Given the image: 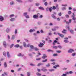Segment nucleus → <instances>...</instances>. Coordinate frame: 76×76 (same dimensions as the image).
Instances as JSON below:
<instances>
[{
  "instance_id": "f3484780",
  "label": "nucleus",
  "mask_w": 76,
  "mask_h": 76,
  "mask_svg": "<svg viewBox=\"0 0 76 76\" xmlns=\"http://www.w3.org/2000/svg\"><path fill=\"white\" fill-rule=\"evenodd\" d=\"M70 31L72 34H74V31L73 30H70Z\"/></svg>"
},
{
  "instance_id": "603ef678",
  "label": "nucleus",
  "mask_w": 76,
  "mask_h": 76,
  "mask_svg": "<svg viewBox=\"0 0 76 76\" xmlns=\"http://www.w3.org/2000/svg\"><path fill=\"white\" fill-rule=\"evenodd\" d=\"M63 31H62V32H63V33H66V32H66V30L65 29H64Z\"/></svg>"
},
{
  "instance_id": "f704fd0d",
  "label": "nucleus",
  "mask_w": 76,
  "mask_h": 76,
  "mask_svg": "<svg viewBox=\"0 0 76 76\" xmlns=\"http://www.w3.org/2000/svg\"><path fill=\"white\" fill-rule=\"evenodd\" d=\"M58 48H60V49H61V48H63V47L60 45H59L58 46Z\"/></svg>"
},
{
  "instance_id": "9b49d317",
  "label": "nucleus",
  "mask_w": 76,
  "mask_h": 76,
  "mask_svg": "<svg viewBox=\"0 0 76 76\" xmlns=\"http://www.w3.org/2000/svg\"><path fill=\"white\" fill-rule=\"evenodd\" d=\"M43 56L42 57V58L43 59H45L46 57H47V55L45 54H44L43 55Z\"/></svg>"
},
{
  "instance_id": "bb28decb",
  "label": "nucleus",
  "mask_w": 76,
  "mask_h": 76,
  "mask_svg": "<svg viewBox=\"0 0 76 76\" xmlns=\"http://www.w3.org/2000/svg\"><path fill=\"white\" fill-rule=\"evenodd\" d=\"M15 38V36L13 35H12V40H13V39H14Z\"/></svg>"
},
{
  "instance_id": "680f3d73",
  "label": "nucleus",
  "mask_w": 76,
  "mask_h": 76,
  "mask_svg": "<svg viewBox=\"0 0 76 76\" xmlns=\"http://www.w3.org/2000/svg\"><path fill=\"white\" fill-rule=\"evenodd\" d=\"M69 74H72L73 73V72L72 71H70L69 72Z\"/></svg>"
},
{
  "instance_id": "ea45409f",
  "label": "nucleus",
  "mask_w": 76,
  "mask_h": 76,
  "mask_svg": "<svg viewBox=\"0 0 76 76\" xmlns=\"http://www.w3.org/2000/svg\"><path fill=\"white\" fill-rule=\"evenodd\" d=\"M15 34H16L18 33V30L17 29H16L15 31Z\"/></svg>"
},
{
  "instance_id": "aec40b11",
  "label": "nucleus",
  "mask_w": 76,
  "mask_h": 76,
  "mask_svg": "<svg viewBox=\"0 0 76 76\" xmlns=\"http://www.w3.org/2000/svg\"><path fill=\"white\" fill-rule=\"evenodd\" d=\"M23 45L24 47H26V43H25V42H23Z\"/></svg>"
},
{
  "instance_id": "1a4fd4ad",
  "label": "nucleus",
  "mask_w": 76,
  "mask_h": 76,
  "mask_svg": "<svg viewBox=\"0 0 76 76\" xmlns=\"http://www.w3.org/2000/svg\"><path fill=\"white\" fill-rule=\"evenodd\" d=\"M3 45L5 48H6V42L5 41L3 42Z\"/></svg>"
},
{
  "instance_id": "09e8293b",
  "label": "nucleus",
  "mask_w": 76,
  "mask_h": 76,
  "mask_svg": "<svg viewBox=\"0 0 76 76\" xmlns=\"http://www.w3.org/2000/svg\"><path fill=\"white\" fill-rule=\"evenodd\" d=\"M56 52L58 53H61V51L57 50Z\"/></svg>"
},
{
  "instance_id": "a211bd4d",
  "label": "nucleus",
  "mask_w": 76,
  "mask_h": 76,
  "mask_svg": "<svg viewBox=\"0 0 76 76\" xmlns=\"http://www.w3.org/2000/svg\"><path fill=\"white\" fill-rule=\"evenodd\" d=\"M51 16L53 18V19H56V16L52 14Z\"/></svg>"
},
{
  "instance_id": "0e129e2a",
  "label": "nucleus",
  "mask_w": 76,
  "mask_h": 76,
  "mask_svg": "<svg viewBox=\"0 0 76 76\" xmlns=\"http://www.w3.org/2000/svg\"><path fill=\"white\" fill-rule=\"evenodd\" d=\"M58 15L60 16H61V12L59 13Z\"/></svg>"
},
{
  "instance_id": "ddd939ff",
  "label": "nucleus",
  "mask_w": 76,
  "mask_h": 76,
  "mask_svg": "<svg viewBox=\"0 0 76 76\" xmlns=\"http://www.w3.org/2000/svg\"><path fill=\"white\" fill-rule=\"evenodd\" d=\"M48 70L49 72H54V71H55V70L54 69H49Z\"/></svg>"
},
{
  "instance_id": "69168bd1",
  "label": "nucleus",
  "mask_w": 76,
  "mask_h": 76,
  "mask_svg": "<svg viewBox=\"0 0 76 76\" xmlns=\"http://www.w3.org/2000/svg\"><path fill=\"white\" fill-rule=\"evenodd\" d=\"M57 20L58 21H60V18H57Z\"/></svg>"
},
{
  "instance_id": "5fc2aeb1",
  "label": "nucleus",
  "mask_w": 76,
  "mask_h": 76,
  "mask_svg": "<svg viewBox=\"0 0 76 76\" xmlns=\"http://www.w3.org/2000/svg\"><path fill=\"white\" fill-rule=\"evenodd\" d=\"M39 5V3H36V6H38Z\"/></svg>"
},
{
  "instance_id": "f03ea898",
  "label": "nucleus",
  "mask_w": 76,
  "mask_h": 76,
  "mask_svg": "<svg viewBox=\"0 0 76 76\" xmlns=\"http://www.w3.org/2000/svg\"><path fill=\"white\" fill-rule=\"evenodd\" d=\"M38 15H39V13H38L37 15H33V17L34 19H38Z\"/></svg>"
},
{
  "instance_id": "7ed1b4c3",
  "label": "nucleus",
  "mask_w": 76,
  "mask_h": 76,
  "mask_svg": "<svg viewBox=\"0 0 76 76\" xmlns=\"http://www.w3.org/2000/svg\"><path fill=\"white\" fill-rule=\"evenodd\" d=\"M57 34L60 36V37H61V38H63L64 37V35H63V34H61L59 33H57Z\"/></svg>"
},
{
  "instance_id": "a878e982",
  "label": "nucleus",
  "mask_w": 76,
  "mask_h": 76,
  "mask_svg": "<svg viewBox=\"0 0 76 76\" xmlns=\"http://www.w3.org/2000/svg\"><path fill=\"white\" fill-rule=\"evenodd\" d=\"M4 67H7V64L6 62H4Z\"/></svg>"
},
{
  "instance_id": "e2e57ef3",
  "label": "nucleus",
  "mask_w": 76,
  "mask_h": 76,
  "mask_svg": "<svg viewBox=\"0 0 76 76\" xmlns=\"http://www.w3.org/2000/svg\"><path fill=\"white\" fill-rule=\"evenodd\" d=\"M45 6H47V2H46L45 3Z\"/></svg>"
},
{
  "instance_id": "6e6552de",
  "label": "nucleus",
  "mask_w": 76,
  "mask_h": 76,
  "mask_svg": "<svg viewBox=\"0 0 76 76\" xmlns=\"http://www.w3.org/2000/svg\"><path fill=\"white\" fill-rule=\"evenodd\" d=\"M10 21H11V22H13L14 21H15V18H11L10 19Z\"/></svg>"
},
{
  "instance_id": "8fccbe9b",
  "label": "nucleus",
  "mask_w": 76,
  "mask_h": 76,
  "mask_svg": "<svg viewBox=\"0 0 76 76\" xmlns=\"http://www.w3.org/2000/svg\"><path fill=\"white\" fill-rule=\"evenodd\" d=\"M52 31H56V28H53L52 29Z\"/></svg>"
},
{
  "instance_id": "20e7f679",
  "label": "nucleus",
  "mask_w": 76,
  "mask_h": 76,
  "mask_svg": "<svg viewBox=\"0 0 76 76\" xmlns=\"http://www.w3.org/2000/svg\"><path fill=\"white\" fill-rule=\"evenodd\" d=\"M74 50L72 49H70L68 50V53H72V52H74Z\"/></svg>"
},
{
  "instance_id": "c9c22d12",
  "label": "nucleus",
  "mask_w": 76,
  "mask_h": 76,
  "mask_svg": "<svg viewBox=\"0 0 76 76\" xmlns=\"http://www.w3.org/2000/svg\"><path fill=\"white\" fill-rule=\"evenodd\" d=\"M36 74H37V76H41V74H40L38 72H37L36 73Z\"/></svg>"
},
{
  "instance_id": "b1692460",
  "label": "nucleus",
  "mask_w": 76,
  "mask_h": 76,
  "mask_svg": "<svg viewBox=\"0 0 76 76\" xmlns=\"http://www.w3.org/2000/svg\"><path fill=\"white\" fill-rule=\"evenodd\" d=\"M69 26H66V29H67L69 31L70 30V28H69Z\"/></svg>"
},
{
  "instance_id": "7c9ffc66",
  "label": "nucleus",
  "mask_w": 76,
  "mask_h": 76,
  "mask_svg": "<svg viewBox=\"0 0 76 76\" xmlns=\"http://www.w3.org/2000/svg\"><path fill=\"white\" fill-rule=\"evenodd\" d=\"M3 55L4 57H6V53L5 52H4L3 53Z\"/></svg>"
},
{
  "instance_id": "f257e3e1",
  "label": "nucleus",
  "mask_w": 76,
  "mask_h": 76,
  "mask_svg": "<svg viewBox=\"0 0 76 76\" xmlns=\"http://www.w3.org/2000/svg\"><path fill=\"white\" fill-rule=\"evenodd\" d=\"M18 57H20V56H21V57H23L24 58H25V59L26 58V57H25V56H24V54H21V53H19V54H18Z\"/></svg>"
},
{
  "instance_id": "72a5a7b5",
  "label": "nucleus",
  "mask_w": 76,
  "mask_h": 76,
  "mask_svg": "<svg viewBox=\"0 0 76 76\" xmlns=\"http://www.w3.org/2000/svg\"><path fill=\"white\" fill-rule=\"evenodd\" d=\"M47 59H45V60H43L42 61V62L43 63H45V62H47Z\"/></svg>"
},
{
  "instance_id": "e433bc0d",
  "label": "nucleus",
  "mask_w": 76,
  "mask_h": 76,
  "mask_svg": "<svg viewBox=\"0 0 76 76\" xmlns=\"http://www.w3.org/2000/svg\"><path fill=\"white\" fill-rule=\"evenodd\" d=\"M47 51L48 52H50V51H51V52H52L53 53V51L52 50H51L50 49H48L47 50Z\"/></svg>"
},
{
  "instance_id": "37998d69",
  "label": "nucleus",
  "mask_w": 76,
  "mask_h": 76,
  "mask_svg": "<svg viewBox=\"0 0 76 76\" xmlns=\"http://www.w3.org/2000/svg\"><path fill=\"white\" fill-rule=\"evenodd\" d=\"M72 17H75V13H72Z\"/></svg>"
},
{
  "instance_id": "49530a36",
  "label": "nucleus",
  "mask_w": 76,
  "mask_h": 76,
  "mask_svg": "<svg viewBox=\"0 0 76 76\" xmlns=\"http://www.w3.org/2000/svg\"><path fill=\"white\" fill-rule=\"evenodd\" d=\"M46 67H50V64H48V65L46 66Z\"/></svg>"
},
{
  "instance_id": "58836bf2",
  "label": "nucleus",
  "mask_w": 76,
  "mask_h": 76,
  "mask_svg": "<svg viewBox=\"0 0 76 76\" xmlns=\"http://www.w3.org/2000/svg\"><path fill=\"white\" fill-rule=\"evenodd\" d=\"M30 66H35V64H32V63H31L30 64Z\"/></svg>"
},
{
  "instance_id": "de8ad7c7",
  "label": "nucleus",
  "mask_w": 76,
  "mask_h": 76,
  "mask_svg": "<svg viewBox=\"0 0 76 76\" xmlns=\"http://www.w3.org/2000/svg\"><path fill=\"white\" fill-rule=\"evenodd\" d=\"M57 56L58 55L57 54H54L53 55V56H54L55 57Z\"/></svg>"
},
{
  "instance_id": "393cba45",
  "label": "nucleus",
  "mask_w": 76,
  "mask_h": 76,
  "mask_svg": "<svg viewBox=\"0 0 76 76\" xmlns=\"http://www.w3.org/2000/svg\"><path fill=\"white\" fill-rule=\"evenodd\" d=\"M30 47L31 48V49H33L34 50V46L32 45H31L30 46Z\"/></svg>"
},
{
  "instance_id": "5701e85b",
  "label": "nucleus",
  "mask_w": 76,
  "mask_h": 76,
  "mask_svg": "<svg viewBox=\"0 0 76 76\" xmlns=\"http://www.w3.org/2000/svg\"><path fill=\"white\" fill-rule=\"evenodd\" d=\"M33 50H34L35 51H38L39 49L37 48H34Z\"/></svg>"
},
{
  "instance_id": "052dcab7",
  "label": "nucleus",
  "mask_w": 76,
  "mask_h": 76,
  "mask_svg": "<svg viewBox=\"0 0 76 76\" xmlns=\"http://www.w3.org/2000/svg\"><path fill=\"white\" fill-rule=\"evenodd\" d=\"M62 6H64L65 7H66V6H67V4H65V5L62 4Z\"/></svg>"
},
{
  "instance_id": "13d9d810",
  "label": "nucleus",
  "mask_w": 76,
  "mask_h": 76,
  "mask_svg": "<svg viewBox=\"0 0 76 76\" xmlns=\"http://www.w3.org/2000/svg\"><path fill=\"white\" fill-rule=\"evenodd\" d=\"M53 48H55V49H57V47L56 46H54L53 47Z\"/></svg>"
},
{
  "instance_id": "79ce46f5",
  "label": "nucleus",
  "mask_w": 76,
  "mask_h": 76,
  "mask_svg": "<svg viewBox=\"0 0 76 76\" xmlns=\"http://www.w3.org/2000/svg\"><path fill=\"white\" fill-rule=\"evenodd\" d=\"M64 41L65 43H68V42H69V41L68 40H64Z\"/></svg>"
},
{
  "instance_id": "4c0bfd02",
  "label": "nucleus",
  "mask_w": 76,
  "mask_h": 76,
  "mask_svg": "<svg viewBox=\"0 0 76 76\" xmlns=\"http://www.w3.org/2000/svg\"><path fill=\"white\" fill-rule=\"evenodd\" d=\"M43 64H42L41 63H39L37 65L38 66H41V65H43Z\"/></svg>"
},
{
  "instance_id": "c756f323",
  "label": "nucleus",
  "mask_w": 76,
  "mask_h": 76,
  "mask_svg": "<svg viewBox=\"0 0 76 76\" xmlns=\"http://www.w3.org/2000/svg\"><path fill=\"white\" fill-rule=\"evenodd\" d=\"M15 47H16V48H18L19 47V45H16L14 46Z\"/></svg>"
},
{
  "instance_id": "dca6fc26",
  "label": "nucleus",
  "mask_w": 76,
  "mask_h": 76,
  "mask_svg": "<svg viewBox=\"0 0 76 76\" xmlns=\"http://www.w3.org/2000/svg\"><path fill=\"white\" fill-rule=\"evenodd\" d=\"M39 9H40L41 10H44V9L43 8V7H39Z\"/></svg>"
},
{
  "instance_id": "0eeeda50",
  "label": "nucleus",
  "mask_w": 76,
  "mask_h": 76,
  "mask_svg": "<svg viewBox=\"0 0 76 76\" xmlns=\"http://www.w3.org/2000/svg\"><path fill=\"white\" fill-rule=\"evenodd\" d=\"M71 22H72V20L69 19V22H68V21L66 22V24L69 25V23H70Z\"/></svg>"
},
{
  "instance_id": "473e14b6",
  "label": "nucleus",
  "mask_w": 76,
  "mask_h": 76,
  "mask_svg": "<svg viewBox=\"0 0 76 76\" xmlns=\"http://www.w3.org/2000/svg\"><path fill=\"white\" fill-rule=\"evenodd\" d=\"M14 45V44H12L10 46V48H12L13 47V46Z\"/></svg>"
},
{
  "instance_id": "f8f14e48",
  "label": "nucleus",
  "mask_w": 76,
  "mask_h": 76,
  "mask_svg": "<svg viewBox=\"0 0 76 76\" xmlns=\"http://www.w3.org/2000/svg\"><path fill=\"white\" fill-rule=\"evenodd\" d=\"M7 57H8L9 58H10V54H9V52H7Z\"/></svg>"
},
{
  "instance_id": "338daca9",
  "label": "nucleus",
  "mask_w": 76,
  "mask_h": 76,
  "mask_svg": "<svg viewBox=\"0 0 76 76\" xmlns=\"http://www.w3.org/2000/svg\"><path fill=\"white\" fill-rule=\"evenodd\" d=\"M72 19L74 20H75L76 19V18L75 17H73L72 18Z\"/></svg>"
},
{
  "instance_id": "cd10ccee",
  "label": "nucleus",
  "mask_w": 76,
  "mask_h": 76,
  "mask_svg": "<svg viewBox=\"0 0 76 76\" xmlns=\"http://www.w3.org/2000/svg\"><path fill=\"white\" fill-rule=\"evenodd\" d=\"M68 15H71L72 14V11H68Z\"/></svg>"
},
{
  "instance_id": "412c9836",
  "label": "nucleus",
  "mask_w": 76,
  "mask_h": 76,
  "mask_svg": "<svg viewBox=\"0 0 76 76\" xmlns=\"http://www.w3.org/2000/svg\"><path fill=\"white\" fill-rule=\"evenodd\" d=\"M66 8L65 7H62V10H66Z\"/></svg>"
},
{
  "instance_id": "bf43d9fd",
  "label": "nucleus",
  "mask_w": 76,
  "mask_h": 76,
  "mask_svg": "<svg viewBox=\"0 0 76 76\" xmlns=\"http://www.w3.org/2000/svg\"><path fill=\"white\" fill-rule=\"evenodd\" d=\"M53 9L54 10H55V9H56V7H55V6H53Z\"/></svg>"
},
{
  "instance_id": "2eb2a0df",
  "label": "nucleus",
  "mask_w": 76,
  "mask_h": 76,
  "mask_svg": "<svg viewBox=\"0 0 76 76\" xmlns=\"http://www.w3.org/2000/svg\"><path fill=\"white\" fill-rule=\"evenodd\" d=\"M6 32H7V33H9V32H10V29H9V28H7L6 29Z\"/></svg>"
},
{
  "instance_id": "a19ab883",
  "label": "nucleus",
  "mask_w": 76,
  "mask_h": 76,
  "mask_svg": "<svg viewBox=\"0 0 76 76\" xmlns=\"http://www.w3.org/2000/svg\"><path fill=\"white\" fill-rule=\"evenodd\" d=\"M18 2H19V3H22V1L20 0H16Z\"/></svg>"
},
{
  "instance_id": "3c124183",
  "label": "nucleus",
  "mask_w": 76,
  "mask_h": 76,
  "mask_svg": "<svg viewBox=\"0 0 76 76\" xmlns=\"http://www.w3.org/2000/svg\"><path fill=\"white\" fill-rule=\"evenodd\" d=\"M49 25L50 26H53V24L52 23H50Z\"/></svg>"
},
{
  "instance_id": "774afa93",
  "label": "nucleus",
  "mask_w": 76,
  "mask_h": 76,
  "mask_svg": "<svg viewBox=\"0 0 76 76\" xmlns=\"http://www.w3.org/2000/svg\"><path fill=\"white\" fill-rule=\"evenodd\" d=\"M73 11H74V12H76V9L75 8H73Z\"/></svg>"
},
{
  "instance_id": "864d4df0",
  "label": "nucleus",
  "mask_w": 76,
  "mask_h": 76,
  "mask_svg": "<svg viewBox=\"0 0 76 76\" xmlns=\"http://www.w3.org/2000/svg\"><path fill=\"white\" fill-rule=\"evenodd\" d=\"M40 59H41V58H36V60H37V61H38L39 60H40Z\"/></svg>"
},
{
  "instance_id": "a18cd8bd",
  "label": "nucleus",
  "mask_w": 76,
  "mask_h": 76,
  "mask_svg": "<svg viewBox=\"0 0 76 76\" xmlns=\"http://www.w3.org/2000/svg\"><path fill=\"white\" fill-rule=\"evenodd\" d=\"M25 17L26 18L28 19V18H29V16L28 15H26Z\"/></svg>"
},
{
  "instance_id": "2f4dec72",
  "label": "nucleus",
  "mask_w": 76,
  "mask_h": 76,
  "mask_svg": "<svg viewBox=\"0 0 76 76\" xmlns=\"http://www.w3.org/2000/svg\"><path fill=\"white\" fill-rule=\"evenodd\" d=\"M10 5H13V4H14V2L13 1H12V2H11L10 3Z\"/></svg>"
},
{
  "instance_id": "6ab92c4d",
  "label": "nucleus",
  "mask_w": 76,
  "mask_h": 76,
  "mask_svg": "<svg viewBox=\"0 0 76 76\" xmlns=\"http://www.w3.org/2000/svg\"><path fill=\"white\" fill-rule=\"evenodd\" d=\"M15 15L14 14H12L10 15L9 17L10 18H12V17H14Z\"/></svg>"
},
{
  "instance_id": "39448f33",
  "label": "nucleus",
  "mask_w": 76,
  "mask_h": 76,
  "mask_svg": "<svg viewBox=\"0 0 76 76\" xmlns=\"http://www.w3.org/2000/svg\"><path fill=\"white\" fill-rule=\"evenodd\" d=\"M35 29H30V30H29V32L30 33H31V32H35Z\"/></svg>"
},
{
  "instance_id": "6e6d98bb",
  "label": "nucleus",
  "mask_w": 76,
  "mask_h": 76,
  "mask_svg": "<svg viewBox=\"0 0 76 76\" xmlns=\"http://www.w3.org/2000/svg\"><path fill=\"white\" fill-rule=\"evenodd\" d=\"M67 76V75L65 74H63V75H61V76Z\"/></svg>"
},
{
  "instance_id": "c03bdc74",
  "label": "nucleus",
  "mask_w": 76,
  "mask_h": 76,
  "mask_svg": "<svg viewBox=\"0 0 76 76\" xmlns=\"http://www.w3.org/2000/svg\"><path fill=\"white\" fill-rule=\"evenodd\" d=\"M53 10V7H51L49 8V11H50V12H51V10Z\"/></svg>"
},
{
  "instance_id": "423d86ee",
  "label": "nucleus",
  "mask_w": 76,
  "mask_h": 76,
  "mask_svg": "<svg viewBox=\"0 0 76 76\" xmlns=\"http://www.w3.org/2000/svg\"><path fill=\"white\" fill-rule=\"evenodd\" d=\"M44 45V44L40 43V44H39L38 46L39 47H42Z\"/></svg>"
},
{
  "instance_id": "4d7b16f0",
  "label": "nucleus",
  "mask_w": 76,
  "mask_h": 76,
  "mask_svg": "<svg viewBox=\"0 0 76 76\" xmlns=\"http://www.w3.org/2000/svg\"><path fill=\"white\" fill-rule=\"evenodd\" d=\"M66 17L67 18H69V15H66Z\"/></svg>"
},
{
  "instance_id": "9d476101",
  "label": "nucleus",
  "mask_w": 76,
  "mask_h": 76,
  "mask_svg": "<svg viewBox=\"0 0 76 76\" xmlns=\"http://www.w3.org/2000/svg\"><path fill=\"white\" fill-rule=\"evenodd\" d=\"M4 18L1 15L0 16V20L1 21H3V20H4Z\"/></svg>"
},
{
  "instance_id": "4be33fe9",
  "label": "nucleus",
  "mask_w": 76,
  "mask_h": 76,
  "mask_svg": "<svg viewBox=\"0 0 76 76\" xmlns=\"http://www.w3.org/2000/svg\"><path fill=\"white\" fill-rule=\"evenodd\" d=\"M28 14V12H24L23 13V15L25 16V17Z\"/></svg>"
},
{
  "instance_id": "c85d7f7f",
  "label": "nucleus",
  "mask_w": 76,
  "mask_h": 76,
  "mask_svg": "<svg viewBox=\"0 0 76 76\" xmlns=\"http://www.w3.org/2000/svg\"><path fill=\"white\" fill-rule=\"evenodd\" d=\"M31 75V73L30 72H28L27 73V75L28 76H30V75Z\"/></svg>"
},
{
  "instance_id": "4468645a",
  "label": "nucleus",
  "mask_w": 76,
  "mask_h": 76,
  "mask_svg": "<svg viewBox=\"0 0 76 76\" xmlns=\"http://www.w3.org/2000/svg\"><path fill=\"white\" fill-rule=\"evenodd\" d=\"M41 70H42V71H43V72H47V69H45L44 68H42V69Z\"/></svg>"
}]
</instances>
